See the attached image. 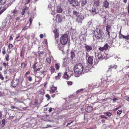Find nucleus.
I'll use <instances>...</instances> for the list:
<instances>
[{"label":"nucleus","mask_w":129,"mask_h":129,"mask_svg":"<svg viewBox=\"0 0 129 129\" xmlns=\"http://www.w3.org/2000/svg\"><path fill=\"white\" fill-rule=\"evenodd\" d=\"M92 33L94 36L97 40H102L104 38L105 34L100 28H96L93 31Z\"/></svg>","instance_id":"1"},{"label":"nucleus","mask_w":129,"mask_h":129,"mask_svg":"<svg viewBox=\"0 0 129 129\" xmlns=\"http://www.w3.org/2000/svg\"><path fill=\"white\" fill-rule=\"evenodd\" d=\"M83 66L80 63L76 64L74 67V72L76 75L81 74L83 72Z\"/></svg>","instance_id":"2"},{"label":"nucleus","mask_w":129,"mask_h":129,"mask_svg":"<svg viewBox=\"0 0 129 129\" xmlns=\"http://www.w3.org/2000/svg\"><path fill=\"white\" fill-rule=\"evenodd\" d=\"M68 40V35L67 34H64L60 38V42L62 45H66L67 43Z\"/></svg>","instance_id":"3"},{"label":"nucleus","mask_w":129,"mask_h":129,"mask_svg":"<svg viewBox=\"0 0 129 129\" xmlns=\"http://www.w3.org/2000/svg\"><path fill=\"white\" fill-rule=\"evenodd\" d=\"M109 47V46L107 43L105 44L104 46L103 47H100L99 48V51L101 52H103L104 51H106L107 50Z\"/></svg>","instance_id":"4"},{"label":"nucleus","mask_w":129,"mask_h":129,"mask_svg":"<svg viewBox=\"0 0 129 129\" xmlns=\"http://www.w3.org/2000/svg\"><path fill=\"white\" fill-rule=\"evenodd\" d=\"M69 3L72 4L73 6H76L79 5V4L77 0H68Z\"/></svg>","instance_id":"5"},{"label":"nucleus","mask_w":129,"mask_h":129,"mask_svg":"<svg viewBox=\"0 0 129 129\" xmlns=\"http://www.w3.org/2000/svg\"><path fill=\"white\" fill-rule=\"evenodd\" d=\"M19 83V80L18 79H14L11 82V85L14 87L17 86Z\"/></svg>","instance_id":"6"},{"label":"nucleus","mask_w":129,"mask_h":129,"mask_svg":"<svg viewBox=\"0 0 129 129\" xmlns=\"http://www.w3.org/2000/svg\"><path fill=\"white\" fill-rule=\"evenodd\" d=\"M106 30L107 33V34L108 35L109 38H110V33L111 31V26H109L108 25H107L106 26Z\"/></svg>","instance_id":"7"},{"label":"nucleus","mask_w":129,"mask_h":129,"mask_svg":"<svg viewBox=\"0 0 129 129\" xmlns=\"http://www.w3.org/2000/svg\"><path fill=\"white\" fill-rule=\"evenodd\" d=\"M94 57L92 56H89L87 59V62L90 64L91 65L93 64V61Z\"/></svg>","instance_id":"8"},{"label":"nucleus","mask_w":129,"mask_h":129,"mask_svg":"<svg viewBox=\"0 0 129 129\" xmlns=\"http://www.w3.org/2000/svg\"><path fill=\"white\" fill-rule=\"evenodd\" d=\"M91 14H92L93 15L97 14L98 12L97 11V9L95 7H92V9L89 10Z\"/></svg>","instance_id":"9"},{"label":"nucleus","mask_w":129,"mask_h":129,"mask_svg":"<svg viewBox=\"0 0 129 129\" xmlns=\"http://www.w3.org/2000/svg\"><path fill=\"white\" fill-rule=\"evenodd\" d=\"M103 6L105 8H109V3L107 1V0H105L103 2Z\"/></svg>","instance_id":"10"},{"label":"nucleus","mask_w":129,"mask_h":129,"mask_svg":"<svg viewBox=\"0 0 129 129\" xmlns=\"http://www.w3.org/2000/svg\"><path fill=\"white\" fill-rule=\"evenodd\" d=\"M85 48H86V51L89 52V51L92 50V47L88 45L85 46Z\"/></svg>","instance_id":"11"},{"label":"nucleus","mask_w":129,"mask_h":129,"mask_svg":"<svg viewBox=\"0 0 129 129\" xmlns=\"http://www.w3.org/2000/svg\"><path fill=\"white\" fill-rule=\"evenodd\" d=\"M53 33L55 34V37L56 38H58L59 36V33H58L57 29H55L53 30Z\"/></svg>","instance_id":"12"},{"label":"nucleus","mask_w":129,"mask_h":129,"mask_svg":"<svg viewBox=\"0 0 129 129\" xmlns=\"http://www.w3.org/2000/svg\"><path fill=\"white\" fill-rule=\"evenodd\" d=\"M92 110V107L91 106H88L86 109V111L88 113L91 112Z\"/></svg>","instance_id":"13"},{"label":"nucleus","mask_w":129,"mask_h":129,"mask_svg":"<svg viewBox=\"0 0 129 129\" xmlns=\"http://www.w3.org/2000/svg\"><path fill=\"white\" fill-rule=\"evenodd\" d=\"M62 9L61 8L60 6H58L57 7L56 11L57 13H60L62 12Z\"/></svg>","instance_id":"14"},{"label":"nucleus","mask_w":129,"mask_h":129,"mask_svg":"<svg viewBox=\"0 0 129 129\" xmlns=\"http://www.w3.org/2000/svg\"><path fill=\"white\" fill-rule=\"evenodd\" d=\"M77 17V18L76 20V21L78 23L80 22L81 23L82 21V19L80 15Z\"/></svg>","instance_id":"15"},{"label":"nucleus","mask_w":129,"mask_h":129,"mask_svg":"<svg viewBox=\"0 0 129 129\" xmlns=\"http://www.w3.org/2000/svg\"><path fill=\"white\" fill-rule=\"evenodd\" d=\"M56 19L58 20L59 22H61L62 21V19L59 14H57L56 16Z\"/></svg>","instance_id":"16"},{"label":"nucleus","mask_w":129,"mask_h":129,"mask_svg":"<svg viewBox=\"0 0 129 129\" xmlns=\"http://www.w3.org/2000/svg\"><path fill=\"white\" fill-rule=\"evenodd\" d=\"M63 78L67 80L69 79V76L67 74V72H65L64 74H63Z\"/></svg>","instance_id":"17"},{"label":"nucleus","mask_w":129,"mask_h":129,"mask_svg":"<svg viewBox=\"0 0 129 129\" xmlns=\"http://www.w3.org/2000/svg\"><path fill=\"white\" fill-rule=\"evenodd\" d=\"M99 59L97 56H95L94 60V64H97L99 62Z\"/></svg>","instance_id":"18"},{"label":"nucleus","mask_w":129,"mask_h":129,"mask_svg":"<svg viewBox=\"0 0 129 129\" xmlns=\"http://www.w3.org/2000/svg\"><path fill=\"white\" fill-rule=\"evenodd\" d=\"M117 66L116 64H113L111 65L110 66H109V70H110L112 68L116 69L117 68Z\"/></svg>","instance_id":"19"},{"label":"nucleus","mask_w":129,"mask_h":129,"mask_svg":"<svg viewBox=\"0 0 129 129\" xmlns=\"http://www.w3.org/2000/svg\"><path fill=\"white\" fill-rule=\"evenodd\" d=\"M60 66V64L59 63H57L55 64V68L56 70H59Z\"/></svg>","instance_id":"20"},{"label":"nucleus","mask_w":129,"mask_h":129,"mask_svg":"<svg viewBox=\"0 0 129 129\" xmlns=\"http://www.w3.org/2000/svg\"><path fill=\"white\" fill-rule=\"evenodd\" d=\"M28 8L26 7L25 6L24 8V9L22 10V11L21 12V14L22 15H24V14L25 13V11L26 10H28Z\"/></svg>","instance_id":"21"},{"label":"nucleus","mask_w":129,"mask_h":129,"mask_svg":"<svg viewBox=\"0 0 129 129\" xmlns=\"http://www.w3.org/2000/svg\"><path fill=\"white\" fill-rule=\"evenodd\" d=\"M100 60L104 59L105 57L101 54H99L97 56Z\"/></svg>","instance_id":"22"},{"label":"nucleus","mask_w":129,"mask_h":129,"mask_svg":"<svg viewBox=\"0 0 129 129\" xmlns=\"http://www.w3.org/2000/svg\"><path fill=\"white\" fill-rule=\"evenodd\" d=\"M89 70V67L88 66H86L84 69H83V73H86L88 72Z\"/></svg>","instance_id":"23"},{"label":"nucleus","mask_w":129,"mask_h":129,"mask_svg":"<svg viewBox=\"0 0 129 129\" xmlns=\"http://www.w3.org/2000/svg\"><path fill=\"white\" fill-rule=\"evenodd\" d=\"M73 14L74 15H75L76 16V17L80 15V14L78 12H77L76 11H73Z\"/></svg>","instance_id":"24"},{"label":"nucleus","mask_w":129,"mask_h":129,"mask_svg":"<svg viewBox=\"0 0 129 129\" xmlns=\"http://www.w3.org/2000/svg\"><path fill=\"white\" fill-rule=\"evenodd\" d=\"M70 54H71V58L72 59H73V58L75 57V55L74 51L73 50H72Z\"/></svg>","instance_id":"25"},{"label":"nucleus","mask_w":129,"mask_h":129,"mask_svg":"<svg viewBox=\"0 0 129 129\" xmlns=\"http://www.w3.org/2000/svg\"><path fill=\"white\" fill-rule=\"evenodd\" d=\"M61 73H58V75L56 76L55 77V79L56 80L59 79L60 77H61Z\"/></svg>","instance_id":"26"},{"label":"nucleus","mask_w":129,"mask_h":129,"mask_svg":"<svg viewBox=\"0 0 129 129\" xmlns=\"http://www.w3.org/2000/svg\"><path fill=\"white\" fill-rule=\"evenodd\" d=\"M47 62L49 63L50 64L51 62V57L50 56H49L46 59Z\"/></svg>","instance_id":"27"},{"label":"nucleus","mask_w":129,"mask_h":129,"mask_svg":"<svg viewBox=\"0 0 129 129\" xmlns=\"http://www.w3.org/2000/svg\"><path fill=\"white\" fill-rule=\"evenodd\" d=\"M6 2V0H0V5H4Z\"/></svg>","instance_id":"28"},{"label":"nucleus","mask_w":129,"mask_h":129,"mask_svg":"<svg viewBox=\"0 0 129 129\" xmlns=\"http://www.w3.org/2000/svg\"><path fill=\"white\" fill-rule=\"evenodd\" d=\"M27 64L24 62H22L21 63L20 67L21 68H24L27 66Z\"/></svg>","instance_id":"29"},{"label":"nucleus","mask_w":129,"mask_h":129,"mask_svg":"<svg viewBox=\"0 0 129 129\" xmlns=\"http://www.w3.org/2000/svg\"><path fill=\"white\" fill-rule=\"evenodd\" d=\"M39 92L41 94L43 95L45 93V90L43 89H41L39 90Z\"/></svg>","instance_id":"30"},{"label":"nucleus","mask_w":129,"mask_h":129,"mask_svg":"<svg viewBox=\"0 0 129 129\" xmlns=\"http://www.w3.org/2000/svg\"><path fill=\"white\" fill-rule=\"evenodd\" d=\"M113 98H114L112 99L111 100H113L114 101H116L117 100H118L120 99V98H119V97H115V95H113Z\"/></svg>","instance_id":"31"},{"label":"nucleus","mask_w":129,"mask_h":129,"mask_svg":"<svg viewBox=\"0 0 129 129\" xmlns=\"http://www.w3.org/2000/svg\"><path fill=\"white\" fill-rule=\"evenodd\" d=\"M37 63H34L33 64L32 66V68L33 69L34 71L36 69V68L37 67L36 66Z\"/></svg>","instance_id":"32"},{"label":"nucleus","mask_w":129,"mask_h":129,"mask_svg":"<svg viewBox=\"0 0 129 129\" xmlns=\"http://www.w3.org/2000/svg\"><path fill=\"white\" fill-rule=\"evenodd\" d=\"M87 0H82L81 5L82 6H84L87 3Z\"/></svg>","instance_id":"33"},{"label":"nucleus","mask_w":129,"mask_h":129,"mask_svg":"<svg viewBox=\"0 0 129 129\" xmlns=\"http://www.w3.org/2000/svg\"><path fill=\"white\" fill-rule=\"evenodd\" d=\"M24 51H22L20 53V56L21 57L24 58Z\"/></svg>","instance_id":"34"},{"label":"nucleus","mask_w":129,"mask_h":129,"mask_svg":"<svg viewBox=\"0 0 129 129\" xmlns=\"http://www.w3.org/2000/svg\"><path fill=\"white\" fill-rule=\"evenodd\" d=\"M100 4V2L99 0L95 1L94 2V4L95 6H99Z\"/></svg>","instance_id":"35"},{"label":"nucleus","mask_w":129,"mask_h":129,"mask_svg":"<svg viewBox=\"0 0 129 129\" xmlns=\"http://www.w3.org/2000/svg\"><path fill=\"white\" fill-rule=\"evenodd\" d=\"M45 72L44 71H43L41 72H39V73L40 76L39 77H43V75L44 74V73Z\"/></svg>","instance_id":"36"},{"label":"nucleus","mask_w":129,"mask_h":129,"mask_svg":"<svg viewBox=\"0 0 129 129\" xmlns=\"http://www.w3.org/2000/svg\"><path fill=\"white\" fill-rule=\"evenodd\" d=\"M18 10L16 9H14L13 11L12 12V13L14 15L15 14H16L18 12Z\"/></svg>","instance_id":"37"},{"label":"nucleus","mask_w":129,"mask_h":129,"mask_svg":"<svg viewBox=\"0 0 129 129\" xmlns=\"http://www.w3.org/2000/svg\"><path fill=\"white\" fill-rule=\"evenodd\" d=\"M105 114L106 116H107L109 117H110L112 115L111 113L110 112H106L105 113Z\"/></svg>","instance_id":"38"},{"label":"nucleus","mask_w":129,"mask_h":129,"mask_svg":"<svg viewBox=\"0 0 129 129\" xmlns=\"http://www.w3.org/2000/svg\"><path fill=\"white\" fill-rule=\"evenodd\" d=\"M50 68H51V72L52 73H53L55 71V69L52 66H51V67Z\"/></svg>","instance_id":"39"},{"label":"nucleus","mask_w":129,"mask_h":129,"mask_svg":"<svg viewBox=\"0 0 129 129\" xmlns=\"http://www.w3.org/2000/svg\"><path fill=\"white\" fill-rule=\"evenodd\" d=\"M2 49L3 50H2V53L3 55H5V54L6 52L5 51V47H4Z\"/></svg>","instance_id":"40"},{"label":"nucleus","mask_w":129,"mask_h":129,"mask_svg":"<svg viewBox=\"0 0 129 129\" xmlns=\"http://www.w3.org/2000/svg\"><path fill=\"white\" fill-rule=\"evenodd\" d=\"M9 55L8 54H7L5 56V59L6 61H8L9 60Z\"/></svg>","instance_id":"41"},{"label":"nucleus","mask_w":129,"mask_h":129,"mask_svg":"<svg viewBox=\"0 0 129 129\" xmlns=\"http://www.w3.org/2000/svg\"><path fill=\"white\" fill-rule=\"evenodd\" d=\"M3 65L4 66L5 68H6V67L8 65V63L7 62L6 63L5 62H4L3 63Z\"/></svg>","instance_id":"42"},{"label":"nucleus","mask_w":129,"mask_h":129,"mask_svg":"<svg viewBox=\"0 0 129 129\" xmlns=\"http://www.w3.org/2000/svg\"><path fill=\"white\" fill-rule=\"evenodd\" d=\"M45 96L48 99H47V100H49L50 99V97L49 95L47 94L45 95Z\"/></svg>","instance_id":"43"},{"label":"nucleus","mask_w":129,"mask_h":129,"mask_svg":"<svg viewBox=\"0 0 129 129\" xmlns=\"http://www.w3.org/2000/svg\"><path fill=\"white\" fill-rule=\"evenodd\" d=\"M122 112V110H119L117 112V114L120 115Z\"/></svg>","instance_id":"44"},{"label":"nucleus","mask_w":129,"mask_h":129,"mask_svg":"<svg viewBox=\"0 0 129 129\" xmlns=\"http://www.w3.org/2000/svg\"><path fill=\"white\" fill-rule=\"evenodd\" d=\"M74 122V121H71L70 122L68 123V124L66 125V126H68L69 127H71L73 125H71V126H70L69 125L73 122Z\"/></svg>","instance_id":"45"},{"label":"nucleus","mask_w":129,"mask_h":129,"mask_svg":"<svg viewBox=\"0 0 129 129\" xmlns=\"http://www.w3.org/2000/svg\"><path fill=\"white\" fill-rule=\"evenodd\" d=\"M49 91L51 93H54L55 91L53 89V88H52V87L51 89L49 90Z\"/></svg>","instance_id":"46"},{"label":"nucleus","mask_w":129,"mask_h":129,"mask_svg":"<svg viewBox=\"0 0 129 129\" xmlns=\"http://www.w3.org/2000/svg\"><path fill=\"white\" fill-rule=\"evenodd\" d=\"M13 47V45L12 44H9L8 46V47L9 49L12 48Z\"/></svg>","instance_id":"47"},{"label":"nucleus","mask_w":129,"mask_h":129,"mask_svg":"<svg viewBox=\"0 0 129 129\" xmlns=\"http://www.w3.org/2000/svg\"><path fill=\"white\" fill-rule=\"evenodd\" d=\"M88 52L89 51H86V52L85 57L86 59L87 57H88L89 56H90Z\"/></svg>","instance_id":"48"},{"label":"nucleus","mask_w":129,"mask_h":129,"mask_svg":"<svg viewBox=\"0 0 129 129\" xmlns=\"http://www.w3.org/2000/svg\"><path fill=\"white\" fill-rule=\"evenodd\" d=\"M67 83L68 85H72L73 82L72 81H68L67 82Z\"/></svg>","instance_id":"49"},{"label":"nucleus","mask_w":129,"mask_h":129,"mask_svg":"<svg viewBox=\"0 0 129 129\" xmlns=\"http://www.w3.org/2000/svg\"><path fill=\"white\" fill-rule=\"evenodd\" d=\"M84 89H81L79 90H77L76 92L77 93H78L80 92L83 91V90Z\"/></svg>","instance_id":"50"},{"label":"nucleus","mask_w":129,"mask_h":129,"mask_svg":"<svg viewBox=\"0 0 129 129\" xmlns=\"http://www.w3.org/2000/svg\"><path fill=\"white\" fill-rule=\"evenodd\" d=\"M6 120L5 119H3L2 120V124L5 125V124Z\"/></svg>","instance_id":"51"},{"label":"nucleus","mask_w":129,"mask_h":129,"mask_svg":"<svg viewBox=\"0 0 129 129\" xmlns=\"http://www.w3.org/2000/svg\"><path fill=\"white\" fill-rule=\"evenodd\" d=\"M28 80L29 81H31L32 80V77L31 76H29L27 77Z\"/></svg>","instance_id":"52"},{"label":"nucleus","mask_w":129,"mask_h":129,"mask_svg":"<svg viewBox=\"0 0 129 129\" xmlns=\"http://www.w3.org/2000/svg\"><path fill=\"white\" fill-rule=\"evenodd\" d=\"M40 69V68H38L37 69H36L34 71L35 73H36L37 71H39Z\"/></svg>","instance_id":"53"},{"label":"nucleus","mask_w":129,"mask_h":129,"mask_svg":"<svg viewBox=\"0 0 129 129\" xmlns=\"http://www.w3.org/2000/svg\"><path fill=\"white\" fill-rule=\"evenodd\" d=\"M0 79L2 80H3L4 79V77L3 76V75L1 74H0Z\"/></svg>","instance_id":"54"},{"label":"nucleus","mask_w":129,"mask_h":129,"mask_svg":"<svg viewBox=\"0 0 129 129\" xmlns=\"http://www.w3.org/2000/svg\"><path fill=\"white\" fill-rule=\"evenodd\" d=\"M124 99L128 101L129 102V97L128 96H125V97Z\"/></svg>","instance_id":"55"},{"label":"nucleus","mask_w":129,"mask_h":129,"mask_svg":"<svg viewBox=\"0 0 129 129\" xmlns=\"http://www.w3.org/2000/svg\"><path fill=\"white\" fill-rule=\"evenodd\" d=\"M8 72V70L7 69H5L4 73V74H7Z\"/></svg>","instance_id":"56"},{"label":"nucleus","mask_w":129,"mask_h":129,"mask_svg":"<svg viewBox=\"0 0 129 129\" xmlns=\"http://www.w3.org/2000/svg\"><path fill=\"white\" fill-rule=\"evenodd\" d=\"M27 29V27L26 26H25L22 29V30L25 31Z\"/></svg>","instance_id":"57"},{"label":"nucleus","mask_w":129,"mask_h":129,"mask_svg":"<svg viewBox=\"0 0 129 129\" xmlns=\"http://www.w3.org/2000/svg\"><path fill=\"white\" fill-rule=\"evenodd\" d=\"M19 34H17V35L16 36L15 38V40H16L18 39L20 37Z\"/></svg>","instance_id":"58"},{"label":"nucleus","mask_w":129,"mask_h":129,"mask_svg":"<svg viewBox=\"0 0 129 129\" xmlns=\"http://www.w3.org/2000/svg\"><path fill=\"white\" fill-rule=\"evenodd\" d=\"M29 22H30V25L31 24V23H32V18L31 17H30L29 18Z\"/></svg>","instance_id":"59"},{"label":"nucleus","mask_w":129,"mask_h":129,"mask_svg":"<svg viewBox=\"0 0 129 129\" xmlns=\"http://www.w3.org/2000/svg\"><path fill=\"white\" fill-rule=\"evenodd\" d=\"M31 0H27V1L25 3V5H26L29 3L30 1Z\"/></svg>","instance_id":"60"},{"label":"nucleus","mask_w":129,"mask_h":129,"mask_svg":"<svg viewBox=\"0 0 129 129\" xmlns=\"http://www.w3.org/2000/svg\"><path fill=\"white\" fill-rule=\"evenodd\" d=\"M13 40V37L11 36H10V38L9 39V40L10 41L11 40Z\"/></svg>","instance_id":"61"},{"label":"nucleus","mask_w":129,"mask_h":129,"mask_svg":"<svg viewBox=\"0 0 129 129\" xmlns=\"http://www.w3.org/2000/svg\"><path fill=\"white\" fill-rule=\"evenodd\" d=\"M30 74V72L29 71L27 72L25 74V75L26 76L28 75V74Z\"/></svg>","instance_id":"62"},{"label":"nucleus","mask_w":129,"mask_h":129,"mask_svg":"<svg viewBox=\"0 0 129 129\" xmlns=\"http://www.w3.org/2000/svg\"><path fill=\"white\" fill-rule=\"evenodd\" d=\"M40 37L41 38H42L43 37V34H41L40 35Z\"/></svg>","instance_id":"63"},{"label":"nucleus","mask_w":129,"mask_h":129,"mask_svg":"<svg viewBox=\"0 0 129 129\" xmlns=\"http://www.w3.org/2000/svg\"><path fill=\"white\" fill-rule=\"evenodd\" d=\"M127 9L128 12L129 14V4H128Z\"/></svg>","instance_id":"64"}]
</instances>
